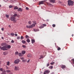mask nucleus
I'll return each mask as SVG.
<instances>
[{"label":"nucleus","instance_id":"obj_1","mask_svg":"<svg viewBox=\"0 0 74 74\" xmlns=\"http://www.w3.org/2000/svg\"><path fill=\"white\" fill-rule=\"evenodd\" d=\"M10 20L11 21H13L14 23H16V21L18 20V19L16 20V18L15 17L13 16H12L10 17Z\"/></svg>","mask_w":74,"mask_h":74},{"label":"nucleus","instance_id":"obj_2","mask_svg":"<svg viewBox=\"0 0 74 74\" xmlns=\"http://www.w3.org/2000/svg\"><path fill=\"white\" fill-rule=\"evenodd\" d=\"M73 3H74V2L71 0H69L68 1V4L69 6L73 5Z\"/></svg>","mask_w":74,"mask_h":74},{"label":"nucleus","instance_id":"obj_3","mask_svg":"<svg viewBox=\"0 0 74 74\" xmlns=\"http://www.w3.org/2000/svg\"><path fill=\"white\" fill-rule=\"evenodd\" d=\"M1 50H3V51H7L8 49H7V46H5L3 47H2L1 48Z\"/></svg>","mask_w":74,"mask_h":74},{"label":"nucleus","instance_id":"obj_4","mask_svg":"<svg viewBox=\"0 0 74 74\" xmlns=\"http://www.w3.org/2000/svg\"><path fill=\"white\" fill-rule=\"evenodd\" d=\"M20 61L19 59H17L14 61V63L15 64H18L20 62Z\"/></svg>","mask_w":74,"mask_h":74},{"label":"nucleus","instance_id":"obj_5","mask_svg":"<svg viewBox=\"0 0 74 74\" xmlns=\"http://www.w3.org/2000/svg\"><path fill=\"white\" fill-rule=\"evenodd\" d=\"M44 26H46V24H43L42 25H41V26L39 27V28L40 29H42V28H44Z\"/></svg>","mask_w":74,"mask_h":74},{"label":"nucleus","instance_id":"obj_6","mask_svg":"<svg viewBox=\"0 0 74 74\" xmlns=\"http://www.w3.org/2000/svg\"><path fill=\"white\" fill-rule=\"evenodd\" d=\"M14 69L15 70H19V67L18 66H15L14 67Z\"/></svg>","mask_w":74,"mask_h":74},{"label":"nucleus","instance_id":"obj_7","mask_svg":"<svg viewBox=\"0 0 74 74\" xmlns=\"http://www.w3.org/2000/svg\"><path fill=\"white\" fill-rule=\"evenodd\" d=\"M28 58H32V55L31 54H28L27 55Z\"/></svg>","mask_w":74,"mask_h":74},{"label":"nucleus","instance_id":"obj_8","mask_svg":"<svg viewBox=\"0 0 74 74\" xmlns=\"http://www.w3.org/2000/svg\"><path fill=\"white\" fill-rule=\"evenodd\" d=\"M44 1H42L40 2H39V5H40V4H44Z\"/></svg>","mask_w":74,"mask_h":74},{"label":"nucleus","instance_id":"obj_9","mask_svg":"<svg viewBox=\"0 0 74 74\" xmlns=\"http://www.w3.org/2000/svg\"><path fill=\"white\" fill-rule=\"evenodd\" d=\"M18 11H20V12H22V9L21 8H19L18 10Z\"/></svg>","mask_w":74,"mask_h":74},{"label":"nucleus","instance_id":"obj_10","mask_svg":"<svg viewBox=\"0 0 74 74\" xmlns=\"http://www.w3.org/2000/svg\"><path fill=\"white\" fill-rule=\"evenodd\" d=\"M21 53L23 55H25L26 53V51H21Z\"/></svg>","mask_w":74,"mask_h":74},{"label":"nucleus","instance_id":"obj_11","mask_svg":"<svg viewBox=\"0 0 74 74\" xmlns=\"http://www.w3.org/2000/svg\"><path fill=\"white\" fill-rule=\"evenodd\" d=\"M11 48V46L10 45H8L6 46V49H7L8 48V49H10V48Z\"/></svg>","mask_w":74,"mask_h":74},{"label":"nucleus","instance_id":"obj_12","mask_svg":"<svg viewBox=\"0 0 74 74\" xmlns=\"http://www.w3.org/2000/svg\"><path fill=\"white\" fill-rule=\"evenodd\" d=\"M55 0H50V2L53 3H55Z\"/></svg>","mask_w":74,"mask_h":74},{"label":"nucleus","instance_id":"obj_13","mask_svg":"<svg viewBox=\"0 0 74 74\" xmlns=\"http://www.w3.org/2000/svg\"><path fill=\"white\" fill-rule=\"evenodd\" d=\"M36 26V25L34 24H33L32 25H31V28H32L33 27H34Z\"/></svg>","mask_w":74,"mask_h":74},{"label":"nucleus","instance_id":"obj_14","mask_svg":"<svg viewBox=\"0 0 74 74\" xmlns=\"http://www.w3.org/2000/svg\"><path fill=\"white\" fill-rule=\"evenodd\" d=\"M6 43H3L1 44V46H4V45H6Z\"/></svg>","mask_w":74,"mask_h":74},{"label":"nucleus","instance_id":"obj_15","mask_svg":"<svg viewBox=\"0 0 74 74\" xmlns=\"http://www.w3.org/2000/svg\"><path fill=\"white\" fill-rule=\"evenodd\" d=\"M26 27L27 28H29V29H30V28H32L31 25H27Z\"/></svg>","mask_w":74,"mask_h":74},{"label":"nucleus","instance_id":"obj_16","mask_svg":"<svg viewBox=\"0 0 74 74\" xmlns=\"http://www.w3.org/2000/svg\"><path fill=\"white\" fill-rule=\"evenodd\" d=\"M22 42L23 43V44H25V43L26 42L25 40H23L22 41Z\"/></svg>","mask_w":74,"mask_h":74},{"label":"nucleus","instance_id":"obj_17","mask_svg":"<svg viewBox=\"0 0 74 74\" xmlns=\"http://www.w3.org/2000/svg\"><path fill=\"white\" fill-rule=\"evenodd\" d=\"M34 32H38V31H39V29H34Z\"/></svg>","mask_w":74,"mask_h":74},{"label":"nucleus","instance_id":"obj_18","mask_svg":"<svg viewBox=\"0 0 74 74\" xmlns=\"http://www.w3.org/2000/svg\"><path fill=\"white\" fill-rule=\"evenodd\" d=\"M32 44H33L34 42H35V40L34 39H32L31 40Z\"/></svg>","mask_w":74,"mask_h":74},{"label":"nucleus","instance_id":"obj_19","mask_svg":"<svg viewBox=\"0 0 74 74\" xmlns=\"http://www.w3.org/2000/svg\"><path fill=\"white\" fill-rule=\"evenodd\" d=\"M7 66H9L10 64V62L9 61H8L7 62Z\"/></svg>","mask_w":74,"mask_h":74},{"label":"nucleus","instance_id":"obj_20","mask_svg":"<svg viewBox=\"0 0 74 74\" xmlns=\"http://www.w3.org/2000/svg\"><path fill=\"white\" fill-rule=\"evenodd\" d=\"M26 41L27 42H30V40L29 39H27L26 40Z\"/></svg>","mask_w":74,"mask_h":74},{"label":"nucleus","instance_id":"obj_21","mask_svg":"<svg viewBox=\"0 0 74 74\" xmlns=\"http://www.w3.org/2000/svg\"><path fill=\"white\" fill-rule=\"evenodd\" d=\"M61 67L62 69H64V68H65V66L62 65L61 66Z\"/></svg>","mask_w":74,"mask_h":74},{"label":"nucleus","instance_id":"obj_22","mask_svg":"<svg viewBox=\"0 0 74 74\" xmlns=\"http://www.w3.org/2000/svg\"><path fill=\"white\" fill-rule=\"evenodd\" d=\"M19 54V53L18 51H16L15 53V55H18Z\"/></svg>","mask_w":74,"mask_h":74},{"label":"nucleus","instance_id":"obj_23","mask_svg":"<svg viewBox=\"0 0 74 74\" xmlns=\"http://www.w3.org/2000/svg\"><path fill=\"white\" fill-rule=\"evenodd\" d=\"M25 38L27 39H29V37L27 35H26Z\"/></svg>","mask_w":74,"mask_h":74},{"label":"nucleus","instance_id":"obj_24","mask_svg":"<svg viewBox=\"0 0 74 74\" xmlns=\"http://www.w3.org/2000/svg\"><path fill=\"white\" fill-rule=\"evenodd\" d=\"M18 7L17 6L15 7L14 8V10H18Z\"/></svg>","mask_w":74,"mask_h":74},{"label":"nucleus","instance_id":"obj_25","mask_svg":"<svg viewBox=\"0 0 74 74\" xmlns=\"http://www.w3.org/2000/svg\"><path fill=\"white\" fill-rule=\"evenodd\" d=\"M18 56H22V53H19L18 54Z\"/></svg>","mask_w":74,"mask_h":74},{"label":"nucleus","instance_id":"obj_26","mask_svg":"<svg viewBox=\"0 0 74 74\" xmlns=\"http://www.w3.org/2000/svg\"><path fill=\"white\" fill-rule=\"evenodd\" d=\"M40 58H44V56L42 55H40Z\"/></svg>","mask_w":74,"mask_h":74},{"label":"nucleus","instance_id":"obj_27","mask_svg":"<svg viewBox=\"0 0 74 74\" xmlns=\"http://www.w3.org/2000/svg\"><path fill=\"white\" fill-rule=\"evenodd\" d=\"M10 35L11 36H14V33H12L11 34H10Z\"/></svg>","mask_w":74,"mask_h":74},{"label":"nucleus","instance_id":"obj_28","mask_svg":"<svg viewBox=\"0 0 74 74\" xmlns=\"http://www.w3.org/2000/svg\"><path fill=\"white\" fill-rule=\"evenodd\" d=\"M71 60H72V62H73V64H74V59L73 58V59H72Z\"/></svg>","mask_w":74,"mask_h":74},{"label":"nucleus","instance_id":"obj_29","mask_svg":"<svg viewBox=\"0 0 74 74\" xmlns=\"http://www.w3.org/2000/svg\"><path fill=\"white\" fill-rule=\"evenodd\" d=\"M6 17L7 18H9V15L6 14Z\"/></svg>","mask_w":74,"mask_h":74},{"label":"nucleus","instance_id":"obj_30","mask_svg":"<svg viewBox=\"0 0 74 74\" xmlns=\"http://www.w3.org/2000/svg\"><path fill=\"white\" fill-rule=\"evenodd\" d=\"M61 49V48H60V47H58L57 50H58V51H60V50Z\"/></svg>","mask_w":74,"mask_h":74},{"label":"nucleus","instance_id":"obj_31","mask_svg":"<svg viewBox=\"0 0 74 74\" xmlns=\"http://www.w3.org/2000/svg\"><path fill=\"white\" fill-rule=\"evenodd\" d=\"M17 16V14H14L13 16H14V17H16V16Z\"/></svg>","mask_w":74,"mask_h":74},{"label":"nucleus","instance_id":"obj_32","mask_svg":"<svg viewBox=\"0 0 74 74\" xmlns=\"http://www.w3.org/2000/svg\"><path fill=\"white\" fill-rule=\"evenodd\" d=\"M45 73H47V74H48L49 73V71H45Z\"/></svg>","mask_w":74,"mask_h":74},{"label":"nucleus","instance_id":"obj_33","mask_svg":"<svg viewBox=\"0 0 74 74\" xmlns=\"http://www.w3.org/2000/svg\"><path fill=\"white\" fill-rule=\"evenodd\" d=\"M22 47H23V48H26V46H25V45H23L22 46Z\"/></svg>","mask_w":74,"mask_h":74},{"label":"nucleus","instance_id":"obj_34","mask_svg":"<svg viewBox=\"0 0 74 74\" xmlns=\"http://www.w3.org/2000/svg\"><path fill=\"white\" fill-rule=\"evenodd\" d=\"M54 63H55V62H52L51 63H50V64L51 65H53V64H54Z\"/></svg>","mask_w":74,"mask_h":74},{"label":"nucleus","instance_id":"obj_35","mask_svg":"<svg viewBox=\"0 0 74 74\" xmlns=\"http://www.w3.org/2000/svg\"><path fill=\"white\" fill-rule=\"evenodd\" d=\"M10 3H14V1L12 0H11L10 1Z\"/></svg>","mask_w":74,"mask_h":74},{"label":"nucleus","instance_id":"obj_36","mask_svg":"<svg viewBox=\"0 0 74 74\" xmlns=\"http://www.w3.org/2000/svg\"><path fill=\"white\" fill-rule=\"evenodd\" d=\"M10 72L11 71L10 70H7L6 71V72H7V73H10Z\"/></svg>","mask_w":74,"mask_h":74},{"label":"nucleus","instance_id":"obj_37","mask_svg":"<svg viewBox=\"0 0 74 74\" xmlns=\"http://www.w3.org/2000/svg\"><path fill=\"white\" fill-rule=\"evenodd\" d=\"M12 5H10L9 6V8H12Z\"/></svg>","mask_w":74,"mask_h":74},{"label":"nucleus","instance_id":"obj_38","mask_svg":"<svg viewBox=\"0 0 74 74\" xmlns=\"http://www.w3.org/2000/svg\"><path fill=\"white\" fill-rule=\"evenodd\" d=\"M24 38V37H23L22 36H21V39H23Z\"/></svg>","mask_w":74,"mask_h":74},{"label":"nucleus","instance_id":"obj_39","mask_svg":"<svg viewBox=\"0 0 74 74\" xmlns=\"http://www.w3.org/2000/svg\"><path fill=\"white\" fill-rule=\"evenodd\" d=\"M17 40H19V39H20V37L18 36L17 38Z\"/></svg>","mask_w":74,"mask_h":74},{"label":"nucleus","instance_id":"obj_40","mask_svg":"<svg viewBox=\"0 0 74 74\" xmlns=\"http://www.w3.org/2000/svg\"><path fill=\"white\" fill-rule=\"evenodd\" d=\"M28 23L29 25H31V24H32V23L31 21H29L28 22Z\"/></svg>","mask_w":74,"mask_h":74},{"label":"nucleus","instance_id":"obj_41","mask_svg":"<svg viewBox=\"0 0 74 74\" xmlns=\"http://www.w3.org/2000/svg\"><path fill=\"white\" fill-rule=\"evenodd\" d=\"M47 4L48 5H49V6H51V4L48 3H47Z\"/></svg>","mask_w":74,"mask_h":74},{"label":"nucleus","instance_id":"obj_42","mask_svg":"<svg viewBox=\"0 0 74 74\" xmlns=\"http://www.w3.org/2000/svg\"><path fill=\"white\" fill-rule=\"evenodd\" d=\"M20 15H17V17L18 18H20Z\"/></svg>","mask_w":74,"mask_h":74},{"label":"nucleus","instance_id":"obj_43","mask_svg":"<svg viewBox=\"0 0 74 74\" xmlns=\"http://www.w3.org/2000/svg\"><path fill=\"white\" fill-rule=\"evenodd\" d=\"M32 22L34 23H35V25H37V23H36V21H32Z\"/></svg>","mask_w":74,"mask_h":74},{"label":"nucleus","instance_id":"obj_44","mask_svg":"<svg viewBox=\"0 0 74 74\" xmlns=\"http://www.w3.org/2000/svg\"><path fill=\"white\" fill-rule=\"evenodd\" d=\"M56 26V25L55 24H53L52 25V26L53 27H55Z\"/></svg>","mask_w":74,"mask_h":74},{"label":"nucleus","instance_id":"obj_45","mask_svg":"<svg viewBox=\"0 0 74 74\" xmlns=\"http://www.w3.org/2000/svg\"><path fill=\"white\" fill-rule=\"evenodd\" d=\"M0 71H3V68H1L0 69Z\"/></svg>","mask_w":74,"mask_h":74},{"label":"nucleus","instance_id":"obj_46","mask_svg":"<svg viewBox=\"0 0 74 74\" xmlns=\"http://www.w3.org/2000/svg\"><path fill=\"white\" fill-rule=\"evenodd\" d=\"M25 8L26 10H29V8L28 7H26Z\"/></svg>","mask_w":74,"mask_h":74},{"label":"nucleus","instance_id":"obj_47","mask_svg":"<svg viewBox=\"0 0 74 74\" xmlns=\"http://www.w3.org/2000/svg\"><path fill=\"white\" fill-rule=\"evenodd\" d=\"M11 42H12V43H14V41L13 40H12Z\"/></svg>","mask_w":74,"mask_h":74},{"label":"nucleus","instance_id":"obj_48","mask_svg":"<svg viewBox=\"0 0 74 74\" xmlns=\"http://www.w3.org/2000/svg\"><path fill=\"white\" fill-rule=\"evenodd\" d=\"M21 60H23V59H24V58H23V57L21 58Z\"/></svg>","mask_w":74,"mask_h":74},{"label":"nucleus","instance_id":"obj_49","mask_svg":"<svg viewBox=\"0 0 74 74\" xmlns=\"http://www.w3.org/2000/svg\"><path fill=\"white\" fill-rule=\"evenodd\" d=\"M3 54L4 55H6V54H5V52H4L3 53Z\"/></svg>","mask_w":74,"mask_h":74},{"label":"nucleus","instance_id":"obj_50","mask_svg":"<svg viewBox=\"0 0 74 74\" xmlns=\"http://www.w3.org/2000/svg\"><path fill=\"white\" fill-rule=\"evenodd\" d=\"M49 66V63L47 64V67Z\"/></svg>","mask_w":74,"mask_h":74},{"label":"nucleus","instance_id":"obj_51","mask_svg":"<svg viewBox=\"0 0 74 74\" xmlns=\"http://www.w3.org/2000/svg\"><path fill=\"white\" fill-rule=\"evenodd\" d=\"M29 62H30V59H29L28 60V61L27 62V63H29Z\"/></svg>","mask_w":74,"mask_h":74},{"label":"nucleus","instance_id":"obj_52","mask_svg":"<svg viewBox=\"0 0 74 74\" xmlns=\"http://www.w3.org/2000/svg\"><path fill=\"white\" fill-rule=\"evenodd\" d=\"M15 36H18V34H15Z\"/></svg>","mask_w":74,"mask_h":74},{"label":"nucleus","instance_id":"obj_53","mask_svg":"<svg viewBox=\"0 0 74 74\" xmlns=\"http://www.w3.org/2000/svg\"><path fill=\"white\" fill-rule=\"evenodd\" d=\"M26 61L25 60H22V61L23 62H25V61Z\"/></svg>","mask_w":74,"mask_h":74},{"label":"nucleus","instance_id":"obj_54","mask_svg":"<svg viewBox=\"0 0 74 74\" xmlns=\"http://www.w3.org/2000/svg\"><path fill=\"white\" fill-rule=\"evenodd\" d=\"M1 29L2 30V31H4V28H2Z\"/></svg>","mask_w":74,"mask_h":74},{"label":"nucleus","instance_id":"obj_55","mask_svg":"<svg viewBox=\"0 0 74 74\" xmlns=\"http://www.w3.org/2000/svg\"><path fill=\"white\" fill-rule=\"evenodd\" d=\"M52 68H53V66H50V68L52 69Z\"/></svg>","mask_w":74,"mask_h":74},{"label":"nucleus","instance_id":"obj_56","mask_svg":"<svg viewBox=\"0 0 74 74\" xmlns=\"http://www.w3.org/2000/svg\"><path fill=\"white\" fill-rule=\"evenodd\" d=\"M1 74H6L5 73H2Z\"/></svg>","mask_w":74,"mask_h":74},{"label":"nucleus","instance_id":"obj_57","mask_svg":"<svg viewBox=\"0 0 74 74\" xmlns=\"http://www.w3.org/2000/svg\"><path fill=\"white\" fill-rule=\"evenodd\" d=\"M1 38H2V39H4V37H1Z\"/></svg>","mask_w":74,"mask_h":74},{"label":"nucleus","instance_id":"obj_58","mask_svg":"<svg viewBox=\"0 0 74 74\" xmlns=\"http://www.w3.org/2000/svg\"><path fill=\"white\" fill-rule=\"evenodd\" d=\"M2 72H3V73H5V71H3Z\"/></svg>","mask_w":74,"mask_h":74},{"label":"nucleus","instance_id":"obj_59","mask_svg":"<svg viewBox=\"0 0 74 74\" xmlns=\"http://www.w3.org/2000/svg\"><path fill=\"white\" fill-rule=\"evenodd\" d=\"M2 47H1V46H0V49H1V48Z\"/></svg>","mask_w":74,"mask_h":74},{"label":"nucleus","instance_id":"obj_60","mask_svg":"<svg viewBox=\"0 0 74 74\" xmlns=\"http://www.w3.org/2000/svg\"><path fill=\"white\" fill-rule=\"evenodd\" d=\"M9 74H12V73H9Z\"/></svg>","mask_w":74,"mask_h":74},{"label":"nucleus","instance_id":"obj_61","mask_svg":"<svg viewBox=\"0 0 74 74\" xmlns=\"http://www.w3.org/2000/svg\"><path fill=\"white\" fill-rule=\"evenodd\" d=\"M9 27H11V26H10V25H9Z\"/></svg>","mask_w":74,"mask_h":74},{"label":"nucleus","instance_id":"obj_62","mask_svg":"<svg viewBox=\"0 0 74 74\" xmlns=\"http://www.w3.org/2000/svg\"><path fill=\"white\" fill-rule=\"evenodd\" d=\"M6 69H8V67H6Z\"/></svg>","mask_w":74,"mask_h":74},{"label":"nucleus","instance_id":"obj_63","mask_svg":"<svg viewBox=\"0 0 74 74\" xmlns=\"http://www.w3.org/2000/svg\"><path fill=\"white\" fill-rule=\"evenodd\" d=\"M51 74H54V73H51Z\"/></svg>","mask_w":74,"mask_h":74},{"label":"nucleus","instance_id":"obj_64","mask_svg":"<svg viewBox=\"0 0 74 74\" xmlns=\"http://www.w3.org/2000/svg\"><path fill=\"white\" fill-rule=\"evenodd\" d=\"M39 59H41V57L40 58H39Z\"/></svg>","mask_w":74,"mask_h":74}]
</instances>
